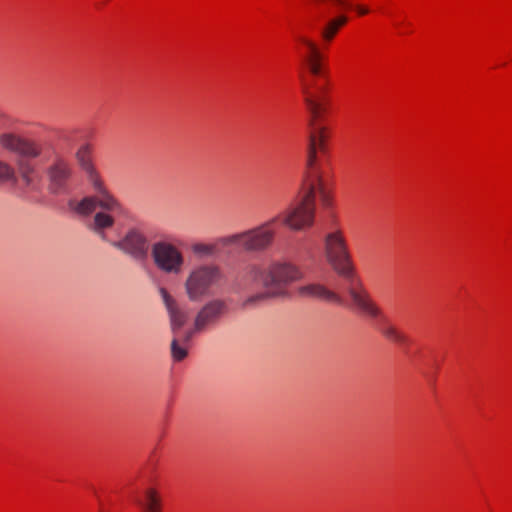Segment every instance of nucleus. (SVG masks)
<instances>
[{
    "mask_svg": "<svg viewBox=\"0 0 512 512\" xmlns=\"http://www.w3.org/2000/svg\"><path fill=\"white\" fill-rule=\"evenodd\" d=\"M111 245L137 261H143L148 256L149 240L138 228L129 229L122 239L111 242Z\"/></svg>",
    "mask_w": 512,
    "mask_h": 512,
    "instance_id": "9",
    "label": "nucleus"
},
{
    "mask_svg": "<svg viewBox=\"0 0 512 512\" xmlns=\"http://www.w3.org/2000/svg\"><path fill=\"white\" fill-rule=\"evenodd\" d=\"M348 22V17L345 15H337L328 21L327 26L323 32H337L343 28Z\"/></svg>",
    "mask_w": 512,
    "mask_h": 512,
    "instance_id": "18",
    "label": "nucleus"
},
{
    "mask_svg": "<svg viewBox=\"0 0 512 512\" xmlns=\"http://www.w3.org/2000/svg\"><path fill=\"white\" fill-rule=\"evenodd\" d=\"M280 216L251 229L218 238V244L225 248H237L245 252L260 253L268 250L275 239V224Z\"/></svg>",
    "mask_w": 512,
    "mask_h": 512,
    "instance_id": "5",
    "label": "nucleus"
},
{
    "mask_svg": "<svg viewBox=\"0 0 512 512\" xmlns=\"http://www.w3.org/2000/svg\"><path fill=\"white\" fill-rule=\"evenodd\" d=\"M323 201H324L325 204H328V201H327L326 196L324 194H323Z\"/></svg>",
    "mask_w": 512,
    "mask_h": 512,
    "instance_id": "24",
    "label": "nucleus"
},
{
    "mask_svg": "<svg viewBox=\"0 0 512 512\" xmlns=\"http://www.w3.org/2000/svg\"><path fill=\"white\" fill-rule=\"evenodd\" d=\"M73 167L69 160L57 155L46 168L48 191L53 195H64L69 191Z\"/></svg>",
    "mask_w": 512,
    "mask_h": 512,
    "instance_id": "8",
    "label": "nucleus"
},
{
    "mask_svg": "<svg viewBox=\"0 0 512 512\" xmlns=\"http://www.w3.org/2000/svg\"><path fill=\"white\" fill-rule=\"evenodd\" d=\"M159 293L169 316L172 334L183 335L185 331H182V328L188 320V313L179 307L177 301L165 288L161 287Z\"/></svg>",
    "mask_w": 512,
    "mask_h": 512,
    "instance_id": "12",
    "label": "nucleus"
},
{
    "mask_svg": "<svg viewBox=\"0 0 512 512\" xmlns=\"http://www.w3.org/2000/svg\"><path fill=\"white\" fill-rule=\"evenodd\" d=\"M334 3H336L337 5H344V1L343 0H332Z\"/></svg>",
    "mask_w": 512,
    "mask_h": 512,
    "instance_id": "23",
    "label": "nucleus"
},
{
    "mask_svg": "<svg viewBox=\"0 0 512 512\" xmlns=\"http://www.w3.org/2000/svg\"><path fill=\"white\" fill-rule=\"evenodd\" d=\"M324 254L328 264L345 280L352 306L372 317L380 316V307L371 299L360 280L355 277L348 245L341 230H335L325 235Z\"/></svg>",
    "mask_w": 512,
    "mask_h": 512,
    "instance_id": "3",
    "label": "nucleus"
},
{
    "mask_svg": "<svg viewBox=\"0 0 512 512\" xmlns=\"http://www.w3.org/2000/svg\"><path fill=\"white\" fill-rule=\"evenodd\" d=\"M76 160L95 193L78 202H70V207L81 216H89L99 209L88 228L103 241H108L107 231L114 226L116 217L124 214V207L106 187L92 162L91 148L88 144L78 149Z\"/></svg>",
    "mask_w": 512,
    "mask_h": 512,
    "instance_id": "2",
    "label": "nucleus"
},
{
    "mask_svg": "<svg viewBox=\"0 0 512 512\" xmlns=\"http://www.w3.org/2000/svg\"><path fill=\"white\" fill-rule=\"evenodd\" d=\"M298 294L302 297L318 299L328 303L344 305L345 300L341 294L327 288L320 283H309L298 288Z\"/></svg>",
    "mask_w": 512,
    "mask_h": 512,
    "instance_id": "13",
    "label": "nucleus"
},
{
    "mask_svg": "<svg viewBox=\"0 0 512 512\" xmlns=\"http://www.w3.org/2000/svg\"><path fill=\"white\" fill-rule=\"evenodd\" d=\"M303 278L301 267L284 258L272 260L265 269L251 263L242 272L245 282L261 284L271 297L286 296L289 286Z\"/></svg>",
    "mask_w": 512,
    "mask_h": 512,
    "instance_id": "4",
    "label": "nucleus"
},
{
    "mask_svg": "<svg viewBox=\"0 0 512 512\" xmlns=\"http://www.w3.org/2000/svg\"><path fill=\"white\" fill-rule=\"evenodd\" d=\"M223 248L220 244H218V239L214 244H208V243H202L197 242L192 244L191 250L194 253V255L198 257H211L214 256L219 248Z\"/></svg>",
    "mask_w": 512,
    "mask_h": 512,
    "instance_id": "17",
    "label": "nucleus"
},
{
    "mask_svg": "<svg viewBox=\"0 0 512 512\" xmlns=\"http://www.w3.org/2000/svg\"><path fill=\"white\" fill-rule=\"evenodd\" d=\"M15 172L13 167L0 160V184L14 179Z\"/></svg>",
    "mask_w": 512,
    "mask_h": 512,
    "instance_id": "19",
    "label": "nucleus"
},
{
    "mask_svg": "<svg viewBox=\"0 0 512 512\" xmlns=\"http://www.w3.org/2000/svg\"><path fill=\"white\" fill-rule=\"evenodd\" d=\"M222 278L221 270L212 264H203L193 268L184 283L185 292L191 301H200L210 293Z\"/></svg>",
    "mask_w": 512,
    "mask_h": 512,
    "instance_id": "6",
    "label": "nucleus"
},
{
    "mask_svg": "<svg viewBox=\"0 0 512 512\" xmlns=\"http://www.w3.org/2000/svg\"><path fill=\"white\" fill-rule=\"evenodd\" d=\"M195 332L190 329L183 335H173L171 341V355L174 361H182L188 354L186 343H188Z\"/></svg>",
    "mask_w": 512,
    "mask_h": 512,
    "instance_id": "15",
    "label": "nucleus"
},
{
    "mask_svg": "<svg viewBox=\"0 0 512 512\" xmlns=\"http://www.w3.org/2000/svg\"><path fill=\"white\" fill-rule=\"evenodd\" d=\"M262 298H264V295H256V296H252V297H249V298L245 301V303H244V304H245V305H248V304L253 303V302H255V301H257V300H260V299H262Z\"/></svg>",
    "mask_w": 512,
    "mask_h": 512,
    "instance_id": "22",
    "label": "nucleus"
},
{
    "mask_svg": "<svg viewBox=\"0 0 512 512\" xmlns=\"http://www.w3.org/2000/svg\"><path fill=\"white\" fill-rule=\"evenodd\" d=\"M228 312V304L223 299L208 301L197 313L194 321L195 333L204 331L208 326L214 325Z\"/></svg>",
    "mask_w": 512,
    "mask_h": 512,
    "instance_id": "11",
    "label": "nucleus"
},
{
    "mask_svg": "<svg viewBox=\"0 0 512 512\" xmlns=\"http://www.w3.org/2000/svg\"><path fill=\"white\" fill-rule=\"evenodd\" d=\"M136 502L143 512L162 511L161 498L154 488H147L143 493V499H138Z\"/></svg>",
    "mask_w": 512,
    "mask_h": 512,
    "instance_id": "16",
    "label": "nucleus"
},
{
    "mask_svg": "<svg viewBox=\"0 0 512 512\" xmlns=\"http://www.w3.org/2000/svg\"><path fill=\"white\" fill-rule=\"evenodd\" d=\"M151 255L156 267L167 274H179L184 266L182 252L168 241H157L152 245Z\"/></svg>",
    "mask_w": 512,
    "mask_h": 512,
    "instance_id": "7",
    "label": "nucleus"
},
{
    "mask_svg": "<svg viewBox=\"0 0 512 512\" xmlns=\"http://www.w3.org/2000/svg\"><path fill=\"white\" fill-rule=\"evenodd\" d=\"M353 9L359 14V15H366L370 12L369 8L364 5H355Z\"/></svg>",
    "mask_w": 512,
    "mask_h": 512,
    "instance_id": "21",
    "label": "nucleus"
},
{
    "mask_svg": "<svg viewBox=\"0 0 512 512\" xmlns=\"http://www.w3.org/2000/svg\"><path fill=\"white\" fill-rule=\"evenodd\" d=\"M335 34H323L319 39L301 36L297 39L300 53L306 60V72L300 75L302 92L311 115L310 140L308 151V175L303 184L299 199L282 215L283 224L292 230H303L314 223L315 193L322 187L320 175L315 168L316 154L325 150V129L316 124L324 111L323 103L327 86V72L321 62V47L327 45ZM281 218V215H279Z\"/></svg>",
    "mask_w": 512,
    "mask_h": 512,
    "instance_id": "1",
    "label": "nucleus"
},
{
    "mask_svg": "<svg viewBox=\"0 0 512 512\" xmlns=\"http://www.w3.org/2000/svg\"><path fill=\"white\" fill-rule=\"evenodd\" d=\"M381 315L377 316V318H380L382 321V324L379 328L382 335L387 338L389 341L394 342L399 345H405L408 343L409 339L408 337L400 331L396 326H394L392 323H390L387 318L383 316L382 310ZM366 315V313H364ZM368 317L372 318V316L368 315ZM373 319H376V317H373Z\"/></svg>",
    "mask_w": 512,
    "mask_h": 512,
    "instance_id": "14",
    "label": "nucleus"
},
{
    "mask_svg": "<svg viewBox=\"0 0 512 512\" xmlns=\"http://www.w3.org/2000/svg\"><path fill=\"white\" fill-rule=\"evenodd\" d=\"M20 174L27 186L32 185L33 183V175L35 173V169L32 165L27 163H21L20 164Z\"/></svg>",
    "mask_w": 512,
    "mask_h": 512,
    "instance_id": "20",
    "label": "nucleus"
},
{
    "mask_svg": "<svg viewBox=\"0 0 512 512\" xmlns=\"http://www.w3.org/2000/svg\"><path fill=\"white\" fill-rule=\"evenodd\" d=\"M0 146L11 153L27 159L37 158L42 152V146L36 141L10 132L0 135Z\"/></svg>",
    "mask_w": 512,
    "mask_h": 512,
    "instance_id": "10",
    "label": "nucleus"
}]
</instances>
